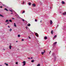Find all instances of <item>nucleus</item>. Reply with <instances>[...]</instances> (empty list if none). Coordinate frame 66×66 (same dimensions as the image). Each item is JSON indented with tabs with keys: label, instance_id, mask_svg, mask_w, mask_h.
<instances>
[{
	"label": "nucleus",
	"instance_id": "nucleus-18",
	"mask_svg": "<svg viewBox=\"0 0 66 66\" xmlns=\"http://www.w3.org/2000/svg\"><path fill=\"white\" fill-rule=\"evenodd\" d=\"M14 27H16V24H15V23H14Z\"/></svg>",
	"mask_w": 66,
	"mask_h": 66
},
{
	"label": "nucleus",
	"instance_id": "nucleus-38",
	"mask_svg": "<svg viewBox=\"0 0 66 66\" xmlns=\"http://www.w3.org/2000/svg\"><path fill=\"white\" fill-rule=\"evenodd\" d=\"M29 38H30H30H31L30 37H29Z\"/></svg>",
	"mask_w": 66,
	"mask_h": 66
},
{
	"label": "nucleus",
	"instance_id": "nucleus-2",
	"mask_svg": "<svg viewBox=\"0 0 66 66\" xmlns=\"http://www.w3.org/2000/svg\"><path fill=\"white\" fill-rule=\"evenodd\" d=\"M57 44V42H56L55 43H54L53 44V45L54 46H55V45H56V44Z\"/></svg>",
	"mask_w": 66,
	"mask_h": 66
},
{
	"label": "nucleus",
	"instance_id": "nucleus-3",
	"mask_svg": "<svg viewBox=\"0 0 66 66\" xmlns=\"http://www.w3.org/2000/svg\"><path fill=\"white\" fill-rule=\"evenodd\" d=\"M57 36H56V35H55V36L54 37H53V40H54V39H55V38Z\"/></svg>",
	"mask_w": 66,
	"mask_h": 66
},
{
	"label": "nucleus",
	"instance_id": "nucleus-12",
	"mask_svg": "<svg viewBox=\"0 0 66 66\" xmlns=\"http://www.w3.org/2000/svg\"><path fill=\"white\" fill-rule=\"evenodd\" d=\"M8 21H9L7 20H6V21H5V22H8Z\"/></svg>",
	"mask_w": 66,
	"mask_h": 66
},
{
	"label": "nucleus",
	"instance_id": "nucleus-13",
	"mask_svg": "<svg viewBox=\"0 0 66 66\" xmlns=\"http://www.w3.org/2000/svg\"><path fill=\"white\" fill-rule=\"evenodd\" d=\"M0 16H1V17H4V16H3V15L0 14Z\"/></svg>",
	"mask_w": 66,
	"mask_h": 66
},
{
	"label": "nucleus",
	"instance_id": "nucleus-17",
	"mask_svg": "<svg viewBox=\"0 0 66 66\" xmlns=\"http://www.w3.org/2000/svg\"><path fill=\"white\" fill-rule=\"evenodd\" d=\"M31 26V24H29L28 25V26Z\"/></svg>",
	"mask_w": 66,
	"mask_h": 66
},
{
	"label": "nucleus",
	"instance_id": "nucleus-19",
	"mask_svg": "<svg viewBox=\"0 0 66 66\" xmlns=\"http://www.w3.org/2000/svg\"><path fill=\"white\" fill-rule=\"evenodd\" d=\"M51 33L52 34H53V30H52L51 31Z\"/></svg>",
	"mask_w": 66,
	"mask_h": 66
},
{
	"label": "nucleus",
	"instance_id": "nucleus-4",
	"mask_svg": "<svg viewBox=\"0 0 66 66\" xmlns=\"http://www.w3.org/2000/svg\"><path fill=\"white\" fill-rule=\"evenodd\" d=\"M35 35L37 36V37H38V34L37 33H36L35 34Z\"/></svg>",
	"mask_w": 66,
	"mask_h": 66
},
{
	"label": "nucleus",
	"instance_id": "nucleus-25",
	"mask_svg": "<svg viewBox=\"0 0 66 66\" xmlns=\"http://www.w3.org/2000/svg\"><path fill=\"white\" fill-rule=\"evenodd\" d=\"M40 64H38L37 65V66H40Z\"/></svg>",
	"mask_w": 66,
	"mask_h": 66
},
{
	"label": "nucleus",
	"instance_id": "nucleus-20",
	"mask_svg": "<svg viewBox=\"0 0 66 66\" xmlns=\"http://www.w3.org/2000/svg\"><path fill=\"white\" fill-rule=\"evenodd\" d=\"M24 4V2H23V3H22V4Z\"/></svg>",
	"mask_w": 66,
	"mask_h": 66
},
{
	"label": "nucleus",
	"instance_id": "nucleus-39",
	"mask_svg": "<svg viewBox=\"0 0 66 66\" xmlns=\"http://www.w3.org/2000/svg\"><path fill=\"white\" fill-rule=\"evenodd\" d=\"M26 29H27V27H26Z\"/></svg>",
	"mask_w": 66,
	"mask_h": 66
},
{
	"label": "nucleus",
	"instance_id": "nucleus-8",
	"mask_svg": "<svg viewBox=\"0 0 66 66\" xmlns=\"http://www.w3.org/2000/svg\"><path fill=\"white\" fill-rule=\"evenodd\" d=\"M62 3L63 4H65V2L63 1H62Z\"/></svg>",
	"mask_w": 66,
	"mask_h": 66
},
{
	"label": "nucleus",
	"instance_id": "nucleus-5",
	"mask_svg": "<svg viewBox=\"0 0 66 66\" xmlns=\"http://www.w3.org/2000/svg\"><path fill=\"white\" fill-rule=\"evenodd\" d=\"M32 6H34V7H35V6H36V5L35 4H32Z\"/></svg>",
	"mask_w": 66,
	"mask_h": 66
},
{
	"label": "nucleus",
	"instance_id": "nucleus-33",
	"mask_svg": "<svg viewBox=\"0 0 66 66\" xmlns=\"http://www.w3.org/2000/svg\"><path fill=\"white\" fill-rule=\"evenodd\" d=\"M9 23H10L9 22H8L7 23V24H9Z\"/></svg>",
	"mask_w": 66,
	"mask_h": 66
},
{
	"label": "nucleus",
	"instance_id": "nucleus-32",
	"mask_svg": "<svg viewBox=\"0 0 66 66\" xmlns=\"http://www.w3.org/2000/svg\"><path fill=\"white\" fill-rule=\"evenodd\" d=\"M0 7H1V8H2L3 7H2V6H1Z\"/></svg>",
	"mask_w": 66,
	"mask_h": 66
},
{
	"label": "nucleus",
	"instance_id": "nucleus-24",
	"mask_svg": "<svg viewBox=\"0 0 66 66\" xmlns=\"http://www.w3.org/2000/svg\"><path fill=\"white\" fill-rule=\"evenodd\" d=\"M9 11H10V12H13V11H12V10H10Z\"/></svg>",
	"mask_w": 66,
	"mask_h": 66
},
{
	"label": "nucleus",
	"instance_id": "nucleus-27",
	"mask_svg": "<svg viewBox=\"0 0 66 66\" xmlns=\"http://www.w3.org/2000/svg\"><path fill=\"white\" fill-rule=\"evenodd\" d=\"M22 19V21H25V20H24Z\"/></svg>",
	"mask_w": 66,
	"mask_h": 66
},
{
	"label": "nucleus",
	"instance_id": "nucleus-30",
	"mask_svg": "<svg viewBox=\"0 0 66 66\" xmlns=\"http://www.w3.org/2000/svg\"><path fill=\"white\" fill-rule=\"evenodd\" d=\"M37 20L35 19V21L36 22L37 21Z\"/></svg>",
	"mask_w": 66,
	"mask_h": 66
},
{
	"label": "nucleus",
	"instance_id": "nucleus-21",
	"mask_svg": "<svg viewBox=\"0 0 66 66\" xmlns=\"http://www.w3.org/2000/svg\"><path fill=\"white\" fill-rule=\"evenodd\" d=\"M20 35H18V37H20Z\"/></svg>",
	"mask_w": 66,
	"mask_h": 66
},
{
	"label": "nucleus",
	"instance_id": "nucleus-14",
	"mask_svg": "<svg viewBox=\"0 0 66 66\" xmlns=\"http://www.w3.org/2000/svg\"><path fill=\"white\" fill-rule=\"evenodd\" d=\"M5 65H6V66H8V64H7V63H5Z\"/></svg>",
	"mask_w": 66,
	"mask_h": 66
},
{
	"label": "nucleus",
	"instance_id": "nucleus-45",
	"mask_svg": "<svg viewBox=\"0 0 66 66\" xmlns=\"http://www.w3.org/2000/svg\"><path fill=\"white\" fill-rule=\"evenodd\" d=\"M50 54V53H49V54Z\"/></svg>",
	"mask_w": 66,
	"mask_h": 66
},
{
	"label": "nucleus",
	"instance_id": "nucleus-22",
	"mask_svg": "<svg viewBox=\"0 0 66 66\" xmlns=\"http://www.w3.org/2000/svg\"><path fill=\"white\" fill-rule=\"evenodd\" d=\"M28 4H29V5H31V4L30 3H29Z\"/></svg>",
	"mask_w": 66,
	"mask_h": 66
},
{
	"label": "nucleus",
	"instance_id": "nucleus-41",
	"mask_svg": "<svg viewBox=\"0 0 66 66\" xmlns=\"http://www.w3.org/2000/svg\"><path fill=\"white\" fill-rule=\"evenodd\" d=\"M11 14H13V13H11Z\"/></svg>",
	"mask_w": 66,
	"mask_h": 66
},
{
	"label": "nucleus",
	"instance_id": "nucleus-28",
	"mask_svg": "<svg viewBox=\"0 0 66 66\" xmlns=\"http://www.w3.org/2000/svg\"><path fill=\"white\" fill-rule=\"evenodd\" d=\"M10 31H12V29H10L9 30Z\"/></svg>",
	"mask_w": 66,
	"mask_h": 66
},
{
	"label": "nucleus",
	"instance_id": "nucleus-10",
	"mask_svg": "<svg viewBox=\"0 0 66 66\" xmlns=\"http://www.w3.org/2000/svg\"><path fill=\"white\" fill-rule=\"evenodd\" d=\"M11 48H12V46H11V45H10L9 46V49H11Z\"/></svg>",
	"mask_w": 66,
	"mask_h": 66
},
{
	"label": "nucleus",
	"instance_id": "nucleus-7",
	"mask_svg": "<svg viewBox=\"0 0 66 66\" xmlns=\"http://www.w3.org/2000/svg\"><path fill=\"white\" fill-rule=\"evenodd\" d=\"M45 52V51H44V52H42V55H43V54H44V53Z\"/></svg>",
	"mask_w": 66,
	"mask_h": 66
},
{
	"label": "nucleus",
	"instance_id": "nucleus-9",
	"mask_svg": "<svg viewBox=\"0 0 66 66\" xmlns=\"http://www.w3.org/2000/svg\"><path fill=\"white\" fill-rule=\"evenodd\" d=\"M63 15H66V12H65L63 13Z\"/></svg>",
	"mask_w": 66,
	"mask_h": 66
},
{
	"label": "nucleus",
	"instance_id": "nucleus-31",
	"mask_svg": "<svg viewBox=\"0 0 66 66\" xmlns=\"http://www.w3.org/2000/svg\"><path fill=\"white\" fill-rule=\"evenodd\" d=\"M24 39H23L22 40V41H24Z\"/></svg>",
	"mask_w": 66,
	"mask_h": 66
},
{
	"label": "nucleus",
	"instance_id": "nucleus-16",
	"mask_svg": "<svg viewBox=\"0 0 66 66\" xmlns=\"http://www.w3.org/2000/svg\"><path fill=\"white\" fill-rule=\"evenodd\" d=\"M5 10H6V11H8V10L7 9L5 8L4 9Z\"/></svg>",
	"mask_w": 66,
	"mask_h": 66
},
{
	"label": "nucleus",
	"instance_id": "nucleus-40",
	"mask_svg": "<svg viewBox=\"0 0 66 66\" xmlns=\"http://www.w3.org/2000/svg\"><path fill=\"white\" fill-rule=\"evenodd\" d=\"M3 50H5V49L4 48V49H3Z\"/></svg>",
	"mask_w": 66,
	"mask_h": 66
},
{
	"label": "nucleus",
	"instance_id": "nucleus-6",
	"mask_svg": "<svg viewBox=\"0 0 66 66\" xmlns=\"http://www.w3.org/2000/svg\"><path fill=\"white\" fill-rule=\"evenodd\" d=\"M52 20H51L50 21V23L51 24H52Z\"/></svg>",
	"mask_w": 66,
	"mask_h": 66
},
{
	"label": "nucleus",
	"instance_id": "nucleus-15",
	"mask_svg": "<svg viewBox=\"0 0 66 66\" xmlns=\"http://www.w3.org/2000/svg\"><path fill=\"white\" fill-rule=\"evenodd\" d=\"M34 60H31V62H32V63H33V62H34Z\"/></svg>",
	"mask_w": 66,
	"mask_h": 66
},
{
	"label": "nucleus",
	"instance_id": "nucleus-26",
	"mask_svg": "<svg viewBox=\"0 0 66 66\" xmlns=\"http://www.w3.org/2000/svg\"><path fill=\"white\" fill-rule=\"evenodd\" d=\"M25 12L24 11H23V12H22V13L23 14V13H25Z\"/></svg>",
	"mask_w": 66,
	"mask_h": 66
},
{
	"label": "nucleus",
	"instance_id": "nucleus-42",
	"mask_svg": "<svg viewBox=\"0 0 66 66\" xmlns=\"http://www.w3.org/2000/svg\"><path fill=\"white\" fill-rule=\"evenodd\" d=\"M16 42H18V41H16Z\"/></svg>",
	"mask_w": 66,
	"mask_h": 66
},
{
	"label": "nucleus",
	"instance_id": "nucleus-1",
	"mask_svg": "<svg viewBox=\"0 0 66 66\" xmlns=\"http://www.w3.org/2000/svg\"><path fill=\"white\" fill-rule=\"evenodd\" d=\"M22 63L23 64V66H24V65H26V62L25 61H24Z\"/></svg>",
	"mask_w": 66,
	"mask_h": 66
},
{
	"label": "nucleus",
	"instance_id": "nucleus-37",
	"mask_svg": "<svg viewBox=\"0 0 66 66\" xmlns=\"http://www.w3.org/2000/svg\"><path fill=\"white\" fill-rule=\"evenodd\" d=\"M33 59V58L32 57H31V59Z\"/></svg>",
	"mask_w": 66,
	"mask_h": 66
},
{
	"label": "nucleus",
	"instance_id": "nucleus-46",
	"mask_svg": "<svg viewBox=\"0 0 66 66\" xmlns=\"http://www.w3.org/2000/svg\"><path fill=\"white\" fill-rule=\"evenodd\" d=\"M0 66H2V65H0Z\"/></svg>",
	"mask_w": 66,
	"mask_h": 66
},
{
	"label": "nucleus",
	"instance_id": "nucleus-35",
	"mask_svg": "<svg viewBox=\"0 0 66 66\" xmlns=\"http://www.w3.org/2000/svg\"><path fill=\"white\" fill-rule=\"evenodd\" d=\"M8 28H10V26H8Z\"/></svg>",
	"mask_w": 66,
	"mask_h": 66
},
{
	"label": "nucleus",
	"instance_id": "nucleus-44",
	"mask_svg": "<svg viewBox=\"0 0 66 66\" xmlns=\"http://www.w3.org/2000/svg\"><path fill=\"white\" fill-rule=\"evenodd\" d=\"M12 19H14V18H13Z\"/></svg>",
	"mask_w": 66,
	"mask_h": 66
},
{
	"label": "nucleus",
	"instance_id": "nucleus-34",
	"mask_svg": "<svg viewBox=\"0 0 66 66\" xmlns=\"http://www.w3.org/2000/svg\"><path fill=\"white\" fill-rule=\"evenodd\" d=\"M28 59H30V57H28Z\"/></svg>",
	"mask_w": 66,
	"mask_h": 66
},
{
	"label": "nucleus",
	"instance_id": "nucleus-36",
	"mask_svg": "<svg viewBox=\"0 0 66 66\" xmlns=\"http://www.w3.org/2000/svg\"><path fill=\"white\" fill-rule=\"evenodd\" d=\"M42 20H41L40 21V22H42Z\"/></svg>",
	"mask_w": 66,
	"mask_h": 66
},
{
	"label": "nucleus",
	"instance_id": "nucleus-23",
	"mask_svg": "<svg viewBox=\"0 0 66 66\" xmlns=\"http://www.w3.org/2000/svg\"><path fill=\"white\" fill-rule=\"evenodd\" d=\"M10 22H12V20H9Z\"/></svg>",
	"mask_w": 66,
	"mask_h": 66
},
{
	"label": "nucleus",
	"instance_id": "nucleus-43",
	"mask_svg": "<svg viewBox=\"0 0 66 66\" xmlns=\"http://www.w3.org/2000/svg\"><path fill=\"white\" fill-rule=\"evenodd\" d=\"M51 52V51H50V52Z\"/></svg>",
	"mask_w": 66,
	"mask_h": 66
},
{
	"label": "nucleus",
	"instance_id": "nucleus-11",
	"mask_svg": "<svg viewBox=\"0 0 66 66\" xmlns=\"http://www.w3.org/2000/svg\"><path fill=\"white\" fill-rule=\"evenodd\" d=\"M45 39H47V37H44Z\"/></svg>",
	"mask_w": 66,
	"mask_h": 66
},
{
	"label": "nucleus",
	"instance_id": "nucleus-29",
	"mask_svg": "<svg viewBox=\"0 0 66 66\" xmlns=\"http://www.w3.org/2000/svg\"><path fill=\"white\" fill-rule=\"evenodd\" d=\"M16 64H18V62H16Z\"/></svg>",
	"mask_w": 66,
	"mask_h": 66
}]
</instances>
